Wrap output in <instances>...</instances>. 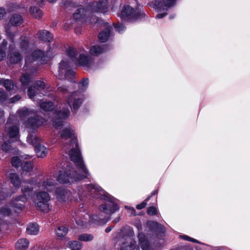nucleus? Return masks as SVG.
<instances>
[{"label":"nucleus","mask_w":250,"mask_h":250,"mask_svg":"<svg viewBox=\"0 0 250 250\" xmlns=\"http://www.w3.org/2000/svg\"><path fill=\"white\" fill-rule=\"evenodd\" d=\"M61 136L63 139H71V143L67 145L66 149H70L69 155L71 160L76 164L77 170L71 166H68L64 170L60 171L56 175L57 180L60 183H67L87 178L90 173L82 160L73 130L71 127L66 128L62 130Z\"/></svg>","instance_id":"1"},{"label":"nucleus","mask_w":250,"mask_h":250,"mask_svg":"<svg viewBox=\"0 0 250 250\" xmlns=\"http://www.w3.org/2000/svg\"><path fill=\"white\" fill-rule=\"evenodd\" d=\"M18 114L24 121L23 124L29 129V134L27 137V143L34 146L39 144L41 139L35 134V131L42 125L45 120L38 116L33 117L35 115L34 111L25 107L18 110Z\"/></svg>","instance_id":"2"},{"label":"nucleus","mask_w":250,"mask_h":250,"mask_svg":"<svg viewBox=\"0 0 250 250\" xmlns=\"http://www.w3.org/2000/svg\"><path fill=\"white\" fill-rule=\"evenodd\" d=\"M56 182L51 176H46L43 180L37 183V187L41 190L37 195L35 202L36 208L42 211L47 212L49 210L48 202L50 197L47 191H52L55 188Z\"/></svg>","instance_id":"3"},{"label":"nucleus","mask_w":250,"mask_h":250,"mask_svg":"<svg viewBox=\"0 0 250 250\" xmlns=\"http://www.w3.org/2000/svg\"><path fill=\"white\" fill-rule=\"evenodd\" d=\"M86 191L93 197L102 198L108 201L107 203L102 205L100 209L101 211L106 214H112L119 209L118 205L112 202L110 197L108 196V193L95 185H88L85 188Z\"/></svg>","instance_id":"4"},{"label":"nucleus","mask_w":250,"mask_h":250,"mask_svg":"<svg viewBox=\"0 0 250 250\" xmlns=\"http://www.w3.org/2000/svg\"><path fill=\"white\" fill-rule=\"evenodd\" d=\"M27 183L29 184L31 187L24 186L21 189L22 195L19 196L13 199L10 203V206L13 208L16 211L21 210L23 207V205L19 202L21 201L24 203L28 199L26 194L29 196V193L32 192L34 187L32 186L36 184V180L35 179H31L27 182Z\"/></svg>","instance_id":"5"},{"label":"nucleus","mask_w":250,"mask_h":250,"mask_svg":"<svg viewBox=\"0 0 250 250\" xmlns=\"http://www.w3.org/2000/svg\"><path fill=\"white\" fill-rule=\"evenodd\" d=\"M85 51L83 49L80 51L79 56L77 57L78 53L76 49L69 47L67 50V54L73 62L83 66L89 67L93 62L92 59L84 54Z\"/></svg>","instance_id":"6"},{"label":"nucleus","mask_w":250,"mask_h":250,"mask_svg":"<svg viewBox=\"0 0 250 250\" xmlns=\"http://www.w3.org/2000/svg\"><path fill=\"white\" fill-rule=\"evenodd\" d=\"M175 3V0H156L154 1H151L148 3L150 7L154 9L157 12H163L156 16V18L160 19L167 15L166 11L173 6Z\"/></svg>","instance_id":"7"},{"label":"nucleus","mask_w":250,"mask_h":250,"mask_svg":"<svg viewBox=\"0 0 250 250\" xmlns=\"http://www.w3.org/2000/svg\"><path fill=\"white\" fill-rule=\"evenodd\" d=\"M119 16L122 19H138L145 16L142 7H138L135 10L128 5L124 7Z\"/></svg>","instance_id":"8"},{"label":"nucleus","mask_w":250,"mask_h":250,"mask_svg":"<svg viewBox=\"0 0 250 250\" xmlns=\"http://www.w3.org/2000/svg\"><path fill=\"white\" fill-rule=\"evenodd\" d=\"M73 18L76 20H81L89 23L96 22L98 21V18L88 11V6L86 9L80 8L77 9L73 14Z\"/></svg>","instance_id":"9"},{"label":"nucleus","mask_w":250,"mask_h":250,"mask_svg":"<svg viewBox=\"0 0 250 250\" xmlns=\"http://www.w3.org/2000/svg\"><path fill=\"white\" fill-rule=\"evenodd\" d=\"M71 66V62L67 59H63L61 61L59 67V79L62 78L64 73V76L66 79H72L75 75V72L74 71L69 69Z\"/></svg>","instance_id":"10"},{"label":"nucleus","mask_w":250,"mask_h":250,"mask_svg":"<svg viewBox=\"0 0 250 250\" xmlns=\"http://www.w3.org/2000/svg\"><path fill=\"white\" fill-rule=\"evenodd\" d=\"M66 104H62L60 106V110L59 111L57 116L58 119L53 120V125L56 127H58L62 124V119L67 118L70 115V111L68 107H65Z\"/></svg>","instance_id":"11"},{"label":"nucleus","mask_w":250,"mask_h":250,"mask_svg":"<svg viewBox=\"0 0 250 250\" xmlns=\"http://www.w3.org/2000/svg\"><path fill=\"white\" fill-rule=\"evenodd\" d=\"M108 8L107 0H99L92 3L88 6V11L93 15L95 12L105 13Z\"/></svg>","instance_id":"12"},{"label":"nucleus","mask_w":250,"mask_h":250,"mask_svg":"<svg viewBox=\"0 0 250 250\" xmlns=\"http://www.w3.org/2000/svg\"><path fill=\"white\" fill-rule=\"evenodd\" d=\"M127 230L129 232V238L127 241L123 243L121 250H139V249L136 247L135 241L131 238L134 235L133 229L128 228Z\"/></svg>","instance_id":"13"},{"label":"nucleus","mask_w":250,"mask_h":250,"mask_svg":"<svg viewBox=\"0 0 250 250\" xmlns=\"http://www.w3.org/2000/svg\"><path fill=\"white\" fill-rule=\"evenodd\" d=\"M78 93H79V92H75L71 93L68 98L66 100L67 103L69 106H70L71 103L73 102V107L75 110L79 108L83 102L82 99L78 95Z\"/></svg>","instance_id":"14"},{"label":"nucleus","mask_w":250,"mask_h":250,"mask_svg":"<svg viewBox=\"0 0 250 250\" xmlns=\"http://www.w3.org/2000/svg\"><path fill=\"white\" fill-rule=\"evenodd\" d=\"M6 131L9 137L11 139H14L15 141H18L19 139V126L17 125H10L7 124L6 126Z\"/></svg>","instance_id":"15"},{"label":"nucleus","mask_w":250,"mask_h":250,"mask_svg":"<svg viewBox=\"0 0 250 250\" xmlns=\"http://www.w3.org/2000/svg\"><path fill=\"white\" fill-rule=\"evenodd\" d=\"M56 197L60 202H66L69 199L70 192L63 188H58L56 191Z\"/></svg>","instance_id":"16"},{"label":"nucleus","mask_w":250,"mask_h":250,"mask_svg":"<svg viewBox=\"0 0 250 250\" xmlns=\"http://www.w3.org/2000/svg\"><path fill=\"white\" fill-rule=\"evenodd\" d=\"M139 246L142 250H156L155 249L150 247L147 240L146 238L145 235L142 233L138 234Z\"/></svg>","instance_id":"17"},{"label":"nucleus","mask_w":250,"mask_h":250,"mask_svg":"<svg viewBox=\"0 0 250 250\" xmlns=\"http://www.w3.org/2000/svg\"><path fill=\"white\" fill-rule=\"evenodd\" d=\"M45 87V83L41 81H37L36 83V86L30 87L28 90V95L30 99H33L36 96L35 89H44Z\"/></svg>","instance_id":"18"},{"label":"nucleus","mask_w":250,"mask_h":250,"mask_svg":"<svg viewBox=\"0 0 250 250\" xmlns=\"http://www.w3.org/2000/svg\"><path fill=\"white\" fill-rule=\"evenodd\" d=\"M44 57L43 52L40 50L34 51L31 56L26 57L25 62L26 63H30L33 60L42 59Z\"/></svg>","instance_id":"19"},{"label":"nucleus","mask_w":250,"mask_h":250,"mask_svg":"<svg viewBox=\"0 0 250 250\" xmlns=\"http://www.w3.org/2000/svg\"><path fill=\"white\" fill-rule=\"evenodd\" d=\"M38 37L44 42H50L53 40L52 35L49 31L45 30L39 31Z\"/></svg>","instance_id":"20"},{"label":"nucleus","mask_w":250,"mask_h":250,"mask_svg":"<svg viewBox=\"0 0 250 250\" xmlns=\"http://www.w3.org/2000/svg\"><path fill=\"white\" fill-rule=\"evenodd\" d=\"M7 177L15 187L19 188L21 182L18 174L15 173H10L7 175Z\"/></svg>","instance_id":"21"},{"label":"nucleus","mask_w":250,"mask_h":250,"mask_svg":"<svg viewBox=\"0 0 250 250\" xmlns=\"http://www.w3.org/2000/svg\"><path fill=\"white\" fill-rule=\"evenodd\" d=\"M35 150L38 157L40 158L45 157L48 152L47 148L39 143L35 146Z\"/></svg>","instance_id":"22"},{"label":"nucleus","mask_w":250,"mask_h":250,"mask_svg":"<svg viewBox=\"0 0 250 250\" xmlns=\"http://www.w3.org/2000/svg\"><path fill=\"white\" fill-rule=\"evenodd\" d=\"M111 29V27L108 26L104 31L100 33L99 35V39L101 42H106L110 36L112 35Z\"/></svg>","instance_id":"23"},{"label":"nucleus","mask_w":250,"mask_h":250,"mask_svg":"<svg viewBox=\"0 0 250 250\" xmlns=\"http://www.w3.org/2000/svg\"><path fill=\"white\" fill-rule=\"evenodd\" d=\"M29 241L26 238L19 239L16 243L17 250H25L28 247Z\"/></svg>","instance_id":"24"},{"label":"nucleus","mask_w":250,"mask_h":250,"mask_svg":"<svg viewBox=\"0 0 250 250\" xmlns=\"http://www.w3.org/2000/svg\"><path fill=\"white\" fill-rule=\"evenodd\" d=\"M23 21L22 17L19 14H13L10 19V22L13 26L20 25Z\"/></svg>","instance_id":"25"},{"label":"nucleus","mask_w":250,"mask_h":250,"mask_svg":"<svg viewBox=\"0 0 250 250\" xmlns=\"http://www.w3.org/2000/svg\"><path fill=\"white\" fill-rule=\"evenodd\" d=\"M26 231L29 234L36 235L39 231V227L36 224H30L27 227Z\"/></svg>","instance_id":"26"},{"label":"nucleus","mask_w":250,"mask_h":250,"mask_svg":"<svg viewBox=\"0 0 250 250\" xmlns=\"http://www.w3.org/2000/svg\"><path fill=\"white\" fill-rule=\"evenodd\" d=\"M29 11L30 13L36 19H40L42 16V11L37 7H31Z\"/></svg>","instance_id":"27"},{"label":"nucleus","mask_w":250,"mask_h":250,"mask_svg":"<svg viewBox=\"0 0 250 250\" xmlns=\"http://www.w3.org/2000/svg\"><path fill=\"white\" fill-rule=\"evenodd\" d=\"M0 84H3L6 89L8 91L12 90L14 88L13 83L12 81L8 79H0Z\"/></svg>","instance_id":"28"},{"label":"nucleus","mask_w":250,"mask_h":250,"mask_svg":"<svg viewBox=\"0 0 250 250\" xmlns=\"http://www.w3.org/2000/svg\"><path fill=\"white\" fill-rule=\"evenodd\" d=\"M104 49L99 45H94L91 47L90 49V53L94 56H98L99 54L103 53Z\"/></svg>","instance_id":"29"},{"label":"nucleus","mask_w":250,"mask_h":250,"mask_svg":"<svg viewBox=\"0 0 250 250\" xmlns=\"http://www.w3.org/2000/svg\"><path fill=\"white\" fill-rule=\"evenodd\" d=\"M95 217H97L96 216H90L88 214H86V216L84 217V221H81L79 220L77 221V224L82 226H85L87 222H94V220H97L96 219H95Z\"/></svg>","instance_id":"30"},{"label":"nucleus","mask_w":250,"mask_h":250,"mask_svg":"<svg viewBox=\"0 0 250 250\" xmlns=\"http://www.w3.org/2000/svg\"><path fill=\"white\" fill-rule=\"evenodd\" d=\"M40 106L44 111H50L54 108L53 104L49 102H43L40 104Z\"/></svg>","instance_id":"31"},{"label":"nucleus","mask_w":250,"mask_h":250,"mask_svg":"<svg viewBox=\"0 0 250 250\" xmlns=\"http://www.w3.org/2000/svg\"><path fill=\"white\" fill-rule=\"evenodd\" d=\"M78 239L82 241H90L94 239V236L91 234L83 233L78 236Z\"/></svg>","instance_id":"32"},{"label":"nucleus","mask_w":250,"mask_h":250,"mask_svg":"<svg viewBox=\"0 0 250 250\" xmlns=\"http://www.w3.org/2000/svg\"><path fill=\"white\" fill-rule=\"evenodd\" d=\"M68 232V229L63 226L59 227L56 229V233L58 237H63L65 236Z\"/></svg>","instance_id":"33"},{"label":"nucleus","mask_w":250,"mask_h":250,"mask_svg":"<svg viewBox=\"0 0 250 250\" xmlns=\"http://www.w3.org/2000/svg\"><path fill=\"white\" fill-rule=\"evenodd\" d=\"M68 246L71 250H80L82 248L81 243L77 241L70 242Z\"/></svg>","instance_id":"34"},{"label":"nucleus","mask_w":250,"mask_h":250,"mask_svg":"<svg viewBox=\"0 0 250 250\" xmlns=\"http://www.w3.org/2000/svg\"><path fill=\"white\" fill-rule=\"evenodd\" d=\"M21 59V56L18 52H14L10 56V61L11 63H17L20 62Z\"/></svg>","instance_id":"35"},{"label":"nucleus","mask_w":250,"mask_h":250,"mask_svg":"<svg viewBox=\"0 0 250 250\" xmlns=\"http://www.w3.org/2000/svg\"><path fill=\"white\" fill-rule=\"evenodd\" d=\"M21 167L22 169L26 172L30 171L33 169V165L31 162H23L21 165Z\"/></svg>","instance_id":"36"},{"label":"nucleus","mask_w":250,"mask_h":250,"mask_svg":"<svg viewBox=\"0 0 250 250\" xmlns=\"http://www.w3.org/2000/svg\"><path fill=\"white\" fill-rule=\"evenodd\" d=\"M20 80L23 86H26L28 84L31 80L30 75L28 73L23 74Z\"/></svg>","instance_id":"37"},{"label":"nucleus","mask_w":250,"mask_h":250,"mask_svg":"<svg viewBox=\"0 0 250 250\" xmlns=\"http://www.w3.org/2000/svg\"><path fill=\"white\" fill-rule=\"evenodd\" d=\"M5 29L7 36L13 41V37L15 36V32H13L12 29L9 25H6Z\"/></svg>","instance_id":"38"},{"label":"nucleus","mask_w":250,"mask_h":250,"mask_svg":"<svg viewBox=\"0 0 250 250\" xmlns=\"http://www.w3.org/2000/svg\"><path fill=\"white\" fill-rule=\"evenodd\" d=\"M0 213L4 216H10L12 211L8 207L5 206L0 209Z\"/></svg>","instance_id":"39"},{"label":"nucleus","mask_w":250,"mask_h":250,"mask_svg":"<svg viewBox=\"0 0 250 250\" xmlns=\"http://www.w3.org/2000/svg\"><path fill=\"white\" fill-rule=\"evenodd\" d=\"M88 85V79H83L79 83V88L82 90H84Z\"/></svg>","instance_id":"40"},{"label":"nucleus","mask_w":250,"mask_h":250,"mask_svg":"<svg viewBox=\"0 0 250 250\" xmlns=\"http://www.w3.org/2000/svg\"><path fill=\"white\" fill-rule=\"evenodd\" d=\"M8 99L7 98V96L6 95L5 92L3 91L0 90V103L3 104L5 102H7V103H8Z\"/></svg>","instance_id":"41"},{"label":"nucleus","mask_w":250,"mask_h":250,"mask_svg":"<svg viewBox=\"0 0 250 250\" xmlns=\"http://www.w3.org/2000/svg\"><path fill=\"white\" fill-rule=\"evenodd\" d=\"M21 160L18 157H13L11 160L12 165L14 167H18L21 164Z\"/></svg>","instance_id":"42"},{"label":"nucleus","mask_w":250,"mask_h":250,"mask_svg":"<svg viewBox=\"0 0 250 250\" xmlns=\"http://www.w3.org/2000/svg\"><path fill=\"white\" fill-rule=\"evenodd\" d=\"M7 45V42L3 41L2 45L0 48V61L2 60L5 56V53L3 50V47H5Z\"/></svg>","instance_id":"43"},{"label":"nucleus","mask_w":250,"mask_h":250,"mask_svg":"<svg viewBox=\"0 0 250 250\" xmlns=\"http://www.w3.org/2000/svg\"><path fill=\"white\" fill-rule=\"evenodd\" d=\"M20 45L21 48L26 49V47L28 46V41L27 39L25 37H22Z\"/></svg>","instance_id":"44"},{"label":"nucleus","mask_w":250,"mask_h":250,"mask_svg":"<svg viewBox=\"0 0 250 250\" xmlns=\"http://www.w3.org/2000/svg\"><path fill=\"white\" fill-rule=\"evenodd\" d=\"M147 213L149 215H156L157 213V209L154 207H150L147 209Z\"/></svg>","instance_id":"45"},{"label":"nucleus","mask_w":250,"mask_h":250,"mask_svg":"<svg viewBox=\"0 0 250 250\" xmlns=\"http://www.w3.org/2000/svg\"><path fill=\"white\" fill-rule=\"evenodd\" d=\"M21 96L19 95H17L13 98H10L8 99V103H15L18 101H19L21 99Z\"/></svg>","instance_id":"46"},{"label":"nucleus","mask_w":250,"mask_h":250,"mask_svg":"<svg viewBox=\"0 0 250 250\" xmlns=\"http://www.w3.org/2000/svg\"><path fill=\"white\" fill-rule=\"evenodd\" d=\"M115 27L119 33H122L125 30V27L122 24L118 23Z\"/></svg>","instance_id":"47"},{"label":"nucleus","mask_w":250,"mask_h":250,"mask_svg":"<svg viewBox=\"0 0 250 250\" xmlns=\"http://www.w3.org/2000/svg\"><path fill=\"white\" fill-rule=\"evenodd\" d=\"M180 237L182 239H184L185 240L192 241V242H197V241L195 239H194L193 238H190V237H188V236H187V235H180Z\"/></svg>","instance_id":"48"},{"label":"nucleus","mask_w":250,"mask_h":250,"mask_svg":"<svg viewBox=\"0 0 250 250\" xmlns=\"http://www.w3.org/2000/svg\"><path fill=\"white\" fill-rule=\"evenodd\" d=\"M128 228H130V227H127L126 228H125V229H123L122 230V233L123 235L125 234H125L126 233V236L125 237V236H124V237H125V240H126V241H127V239L129 238V232H128V231L127 230Z\"/></svg>","instance_id":"49"},{"label":"nucleus","mask_w":250,"mask_h":250,"mask_svg":"<svg viewBox=\"0 0 250 250\" xmlns=\"http://www.w3.org/2000/svg\"><path fill=\"white\" fill-rule=\"evenodd\" d=\"M151 226H153L159 229H161V232H164V229L162 227V226L160 225L159 224H158L156 222H152L151 223Z\"/></svg>","instance_id":"50"},{"label":"nucleus","mask_w":250,"mask_h":250,"mask_svg":"<svg viewBox=\"0 0 250 250\" xmlns=\"http://www.w3.org/2000/svg\"><path fill=\"white\" fill-rule=\"evenodd\" d=\"M125 208L129 211L130 215H135L136 211L133 208L125 206Z\"/></svg>","instance_id":"51"},{"label":"nucleus","mask_w":250,"mask_h":250,"mask_svg":"<svg viewBox=\"0 0 250 250\" xmlns=\"http://www.w3.org/2000/svg\"><path fill=\"white\" fill-rule=\"evenodd\" d=\"M6 14V11L4 8L0 7V20H2Z\"/></svg>","instance_id":"52"},{"label":"nucleus","mask_w":250,"mask_h":250,"mask_svg":"<svg viewBox=\"0 0 250 250\" xmlns=\"http://www.w3.org/2000/svg\"><path fill=\"white\" fill-rule=\"evenodd\" d=\"M146 203L145 201H144V202H142V203L137 205L136 206V208L138 209H141L142 208H144L146 206Z\"/></svg>","instance_id":"53"},{"label":"nucleus","mask_w":250,"mask_h":250,"mask_svg":"<svg viewBox=\"0 0 250 250\" xmlns=\"http://www.w3.org/2000/svg\"><path fill=\"white\" fill-rule=\"evenodd\" d=\"M62 6H67V5H70L71 4H72V3L70 0H65L62 1Z\"/></svg>","instance_id":"54"},{"label":"nucleus","mask_w":250,"mask_h":250,"mask_svg":"<svg viewBox=\"0 0 250 250\" xmlns=\"http://www.w3.org/2000/svg\"><path fill=\"white\" fill-rule=\"evenodd\" d=\"M58 90H59L60 92L64 93L67 91V89L65 86L60 87H59Z\"/></svg>","instance_id":"55"},{"label":"nucleus","mask_w":250,"mask_h":250,"mask_svg":"<svg viewBox=\"0 0 250 250\" xmlns=\"http://www.w3.org/2000/svg\"><path fill=\"white\" fill-rule=\"evenodd\" d=\"M6 197V195L5 193H2L0 192V201L4 199Z\"/></svg>","instance_id":"56"},{"label":"nucleus","mask_w":250,"mask_h":250,"mask_svg":"<svg viewBox=\"0 0 250 250\" xmlns=\"http://www.w3.org/2000/svg\"><path fill=\"white\" fill-rule=\"evenodd\" d=\"M112 229V227H108L107 228H106V229L105 230V231L106 233H108V232H109Z\"/></svg>","instance_id":"57"},{"label":"nucleus","mask_w":250,"mask_h":250,"mask_svg":"<svg viewBox=\"0 0 250 250\" xmlns=\"http://www.w3.org/2000/svg\"><path fill=\"white\" fill-rule=\"evenodd\" d=\"M35 1L39 5L42 4L44 2V0H35Z\"/></svg>","instance_id":"58"},{"label":"nucleus","mask_w":250,"mask_h":250,"mask_svg":"<svg viewBox=\"0 0 250 250\" xmlns=\"http://www.w3.org/2000/svg\"><path fill=\"white\" fill-rule=\"evenodd\" d=\"M157 192H158L157 190H154L151 193V195L152 196V195H155L157 193Z\"/></svg>","instance_id":"59"},{"label":"nucleus","mask_w":250,"mask_h":250,"mask_svg":"<svg viewBox=\"0 0 250 250\" xmlns=\"http://www.w3.org/2000/svg\"><path fill=\"white\" fill-rule=\"evenodd\" d=\"M48 2L50 3H53L56 2L57 0H47Z\"/></svg>","instance_id":"60"},{"label":"nucleus","mask_w":250,"mask_h":250,"mask_svg":"<svg viewBox=\"0 0 250 250\" xmlns=\"http://www.w3.org/2000/svg\"><path fill=\"white\" fill-rule=\"evenodd\" d=\"M119 221V219H118V220H114V222H115L117 223V222H118Z\"/></svg>","instance_id":"61"},{"label":"nucleus","mask_w":250,"mask_h":250,"mask_svg":"<svg viewBox=\"0 0 250 250\" xmlns=\"http://www.w3.org/2000/svg\"><path fill=\"white\" fill-rule=\"evenodd\" d=\"M149 198H150V197H147V198L146 199V201H148V200L149 199Z\"/></svg>","instance_id":"62"}]
</instances>
